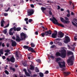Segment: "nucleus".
Listing matches in <instances>:
<instances>
[{
  "instance_id": "obj_39",
  "label": "nucleus",
  "mask_w": 77,
  "mask_h": 77,
  "mask_svg": "<svg viewBox=\"0 0 77 77\" xmlns=\"http://www.w3.org/2000/svg\"><path fill=\"white\" fill-rule=\"evenodd\" d=\"M9 23H8L7 25H6L5 27H4V28H6L7 27H9Z\"/></svg>"
},
{
  "instance_id": "obj_11",
  "label": "nucleus",
  "mask_w": 77,
  "mask_h": 77,
  "mask_svg": "<svg viewBox=\"0 0 77 77\" xmlns=\"http://www.w3.org/2000/svg\"><path fill=\"white\" fill-rule=\"evenodd\" d=\"M58 35L59 36V38H63L64 36V33H62V32H58Z\"/></svg>"
},
{
  "instance_id": "obj_50",
  "label": "nucleus",
  "mask_w": 77,
  "mask_h": 77,
  "mask_svg": "<svg viewBox=\"0 0 77 77\" xmlns=\"http://www.w3.org/2000/svg\"><path fill=\"white\" fill-rule=\"evenodd\" d=\"M73 20L74 21H75L76 22H77V19L76 18L73 19Z\"/></svg>"
},
{
  "instance_id": "obj_49",
  "label": "nucleus",
  "mask_w": 77,
  "mask_h": 77,
  "mask_svg": "<svg viewBox=\"0 0 77 77\" xmlns=\"http://www.w3.org/2000/svg\"><path fill=\"white\" fill-rule=\"evenodd\" d=\"M8 14L7 13H5L4 14V16H8Z\"/></svg>"
},
{
  "instance_id": "obj_9",
  "label": "nucleus",
  "mask_w": 77,
  "mask_h": 77,
  "mask_svg": "<svg viewBox=\"0 0 77 77\" xmlns=\"http://www.w3.org/2000/svg\"><path fill=\"white\" fill-rule=\"evenodd\" d=\"M57 35V32L56 30H55L54 33L52 34L51 35L52 38H56Z\"/></svg>"
},
{
  "instance_id": "obj_22",
  "label": "nucleus",
  "mask_w": 77,
  "mask_h": 77,
  "mask_svg": "<svg viewBox=\"0 0 77 77\" xmlns=\"http://www.w3.org/2000/svg\"><path fill=\"white\" fill-rule=\"evenodd\" d=\"M46 34H47L45 32H43L41 34V35L42 37H44L45 36V35H46Z\"/></svg>"
},
{
  "instance_id": "obj_36",
  "label": "nucleus",
  "mask_w": 77,
  "mask_h": 77,
  "mask_svg": "<svg viewBox=\"0 0 77 77\" xmlns=\"http://www.w3.org/2000/svg\"><path fill=\"white\" fill-rule=\"evenodd\" d=\"M9 34L10 35H14V34L13 33H12V32H9Z\"/></svg>"
},
{
  "instance_id": "obj_58",
  "label": "nucleus",
  "mask_w": 77,
  "mask_h": 77,
  "mask_svg": "<svg viewBox=\"0 0 77 77\" xmlns=\"http://www.w3.org/2000/svg\"><path fill=\"white\" fill-rule=\"evenodd\" d=\"M65 18L66 20H69V19L68 18V17H65Z\"/></svg>"
},
{
  "instance_id": "obj_42",
  "label": "nucleus",
  "mask_w": 77,
  "mask_h": 77,
  "mask_svg": "<svg viewBox=\"0 0 77 77\" xmlns=\"http://www.w3.org/2000/svg\"><path fill=\"white\" fill-rule=\"evenodd\" d=\"M54 47H56V46L55 45H52L51 47V48H54Z\"/></svg>"
},
{
  "instance_id": "obj_6",
  "label": "nucleus",
  "mask_w": 77,
  "mask_h": 77,
  "mask_svg": "<svg viewBox=\"0 0 77 77\" xmlns=\"http://www.w3.org/2000/svg\"><path fill=\"white\" fill-rule=\"evenodd\" d=\"M6 60H7L8 62H12V63H14L15 61V58H14V56H12L10 59L7 58L6 59Z\"/></svg>"
},
{
  "instance_id": "obj_4",
  "label": "nucleus",
  "mask_w": 77,
  "mask_h": 77,
  "mask_svg": "<svg viewBox=\"0 0 77 77\" xmlns=\"http://www.w3.org/2000/svg\"><path fill=\"white\" fill-rule=\"evenodd\" d=\"M73 60H74V57L73 56H72L67 60L68 65L69 66H72V65H74Z\"/></svg>"
},
{
  "instance_id": "obj_19",
  "label": "nucleus",
  "mask_w": 77,
  "mask_h": 77,
  "mask_svg": "<svg viewBox=\"0 0 77 77\" xmlns=\"http://www.w3.org/2000/svg\"><path fill=\"white\" fill-rule=\"evenodd\" d=\"M22 63L24 66H27V62L26 61H23Z\"/></svg>"
},
{
  "instance_id": "obj_5",
  "label": "nucleus",
  "mask_w": 77,
  "mask_h": 77,
  "mask_svg": "<svg viewBox=\"0 0 77 77\" xmlns=\"http://www.w3.org/2000/svg\"><path fill=\"white\" fill-rule=\"evenodd\" d=\"M66 51L65 49L62 50L61 53V57L62 58H65L66 56Z\"/></svg>"
},
{
  "instance_id": "obj_46",
  "label": "nucleus",
  "mask_w": 77,
  "mask_h": 77,
  "mask_svg": "<svg viewBox=\"0 0 77 77\" xmlns=\"http://www.w3.org/2000/svg\"><path fill=\"white\" fill-rule=\"evenodd\" d=\"M76 37H77V36H75L74 37V40L75 41H77V38H76Z\"/></svg>"
},
{
  "instance_id": "obj_33",
  "label": "nucleus",
  "mask_w": 77,
  "mask_h": 77,
  "mask_svg": "<svg viewBox=\"0 0 77 77\" xmlns=\"http://www.w3.org/2000/svg\"><path fill=\"white\" fill-rule=\"evenodd\" d=\"M5 72L7 75H8L9 74V72H8L7 70H5L4 71Z\"/></svg>"
},
{
  "instance_id": "obj_27",
  "label": "nucleus",
  "mask_w": 77,
  "mask_h": 77,
  "mask_svg": "<svg viewBox=\"0 0 77 77\" xmlns=\"http://www.w3.org/2000/svg\"><path fill=\"white\" fill-rule=\"evenodd\" d=\"M29 46L26 45H24L23 46V48L25 49H28L29 48Z\"/></svg>"
},
{
  "instance_id": "obj_62",
  "label": "nucleus",
  "mask_w": 77,
  "mask_h": 77,
  "mask_svg": "<svg viewBox=\"0 0 77 77\" xmlns=\"http://www.w3.org/2000/svg\"><path fill=\"white\" fill-rule=\"evenodd\" d=\"M6 46H7V47H9V44H7L6 45Z\"/></svg>"
},
{
  "instance_id": "obj_26",
  "label": "nucleus",
  "mask_w": 77,
  "mask_h": 77,
  "mask_svg": "<svg viewBox=\"0 0 77 77\" xmlns=\"http://www.w3.org/2000/svg\"><path fill=\"white\" fill-rule=\"evenodd\" d=\"M35 71L36 72H39V70L38 68V67H36L35 68Z\"/></svg>"
},
{
  "instance_id": "obj_32",
  "label": "nucleus",
  "mask_w": 77,
  "mask_h": 77,
  "mask_svg": "<svg viewBox=\"0 0 77 77\" xmlns=\"http://www.w3.org/2000/svg\"><path fill=\"white\" fill-rule=\"evenodd\" d=\"M3 50L2 49H1L0 50V53L1 54H3Z\"/></svg>"
},
{
  "instance_id": "obj_57",
  "label": "nucleus",
  "mask_w": 77,
  "mask_h": 77,
  "mask_svg": "<svg viewBox=\"0 0 77 77\" xmlns=\"http://www.w3.org/2000/svg\"><path fill=\"white\" fill-rule=\"evenodd\" d=\"M2 57L3 59H6V57L5 56H3Z\"/></svg>"
},
{
  "instance_id": "obj_15",
  "label": "nucleus",
  "mask_w": 77,
  "mask_h": 77,
  "mask_svg": "<svg viewBox=\"0 0 77 77\" xmlns=\"http://www.w3.org/2000/svg\"><path fill=\"white\" fill-rule=\"evenodd\" d=\"M73 52L71 51H69L67 53V56H70V55H73Z\"/></svg>"
},
{
  "instance_id": "obj_40",
  "label": "nucleus",
  "mask_w": 77,
  "mask_h": 77,
  "mask_svg": "<svg viewBox=\"0 0 77 77\" xmlns=\"http://www.w3.org/2000/svg\"><path fill=\"white\" fill-rule=\"evenodd\" d=\"M49 15H52V12H51V11H49Z\"/></svg>"
},
{
  "instance_id": "obj_25",
  "label": "nucleus",
  "mask_w": 77,
  "mask_h": 77,
  "mask_svg": "<svg viewBox=\"0 0 77 77\" xmlns=\"http://www.w3.org/2000/svg\"><path fill=\"white\" fill-rule=\"evenodd\" d=\"M30 45L32 47H35V44L33 43H31Z\"/></svg>"
},
{
  "instance_id": "obj_41",
  "label": "nucleus",
  "mask_w": 77,
  "mask_h": 77,
  "mask_svg": "<svg viewBox=\"0 0 77 77\" xmlns=\"http://www.w3.org/2000/svg\"><path fill=\"white\" fill-rule=\"evenodd\" d=\"M49 73V72L48 70H46L45 72V74H48Z\"/></svg>"
},
{
  "instance_id": "obj_48",
  "label": "nucleus",
  "mask_w": 77,
  "mask_h": 77,
  "mask_svg": "<svg viewBox=\"0 0 77 77\" xmlns=\"http://www.w3.org/2000/svg\"><path fill=\"white\" fill-rule=\"evenodd\" d=\"M5 20H3V19H2L1 21V23H5Z\"/></svg>"
},
{
  "instance_id": "obj_1",
  "label": "nucleus",
  "mask_w": 77,
  "mask_h": 77,
  "mask_svg": "<svg viewBox=\"0 0 77 77\" xmlns=\"http://www.w3.org/2000/svg\"><path fill=\"white\" fill-rule=\"evenodd\" d=\"M28 36L26 35L24 33L22 32L20 33V38L19 36L18 35H16V41L17 42H20L21 41H23L24 39L26 40V38H27Z\"/></svg>"
},
{
  "instance_id": "obj_47",
  "label": "nucleus",
  "mask_w": 77,
  "mask_h": 77,
  "mask_svg": "<svg viewBox=\"0 0 77 77\" xmlns=\"http://www.w3.org/2000/svg\"><path fill=\"white\" fill-rule=\"evenodd\" d=\"M30 6L32 8H34V5L33 4H31L30 5Z\"/></svg>"
},
{
  "instance_id": "obj_23",
  "label": "nucleus",
  "mask_w": 77,
  "mask_h": 77,
  "mask_svg": "<svg viewBox=\"0 0 77 77\" xmlns=\"http://www.w3.org/2000/svg\"><path fill=\"white\" fill-rule=\"evenodd\" d=\"M39 75L40 77H44V74L41 72L39 73Z\"/></svg>"
},
{
  "instance_id": "obj_28",
  "label": "nucleus",
  "mask_w": 77,
  "mask_h": 77,
  "mask_svg": "<svg viewBox=\"0 0 77 77\" xmlns=\"http://www.w3.org/2000/svg\"><path fill=\"white\" fill-rule=\"evenodd\" d=\"M26 76H27L28 77H30V75L28 72H26L25 73Z\"/></svg>"
},
{
  "instance_id": "obj_35",
  "label": "nucleus",
  "mask_w": 77,
  "mask_h": 77,
  "mask_svg": "<svg viewBox=\"0 0 77 77\" xmlns=\"http://www.w3.org/2000/svg\"><path fill=\"white\" fill-rule=\"evenodd\" d=\"M13 28V30H14V31H16V30H17V28H16V27L14 26Z\"/></svg>"
},
{
  "instance_id": "obj_29",
  "label": "nucleus",
  "mask_w": 77,
  "mask_h": 77,
  "mask_svg": "<svg viewBox=\"0 0 77 77\" xmlns=\"http://www.w3.org/2000/svg\"><path fill=\"white\" fill-rule=\"evenodd\" d=\"M21 30V27H18L16 28V31L17 32Z\"/></svg>"
},
{
  "instance_id": "obj_18",
  "label": "nucleus",
  "mask_w": 77,
  "mask_h": 77,
  "mask_svg": "<svg viewBox=\"0 0 77 77\" xmlns=\"http://www.w3.org/2000/svg\"><path fill=\"white\" fill-rule=\"evenodd\" d=\"M30 69H31V70H33V69H34L35 68V67L34 66L31 64V65H30Z\"/></svg>"
},
{
  "instance_id": "obj_14",
  "label": "nucleus",
  "mask_w": 77,
  "mask_h": 77,
  "mask_svg": "<svg viewBox=\"0 0 77 77\" xmlns=\"http://www.w3.org/2000/svg\"><path fill=\"white\" fill-rule=\"evenodd\" d=\"M64 75L66 77V76H68V75H69L70 74V72H63Z\"/></svg>"
},
{
  "instance_id": "obj_38",
  "label": "nucleus",
  "mask_w": 77,
  "mask_h": 77,
  "mask_svg": "<svg viewBox=\"0 0 77 77\" xmlns=\"http://www.w3.org/2000/svg\"><path fill=\"white\" fill-rule=\"evenodd\" d=\"M72 24L73 26H77V25H76V24H75L72 21Z\"/></svg>"
},
{
  "instance_id": "obj_21",
  "label": "nucleus",
  "mask_w": 77,
  "mask_h": 77,
  "mask_svg": "<svg viewBox=\"0 0 77 77\" xmlns=\"http://www.w3.org/2000/svg\"><path fill=\"white\" fill-rule=\"evenodd\" d=\"M61 55V54L59 52H57L56 53V56H60Z\"/></svg>"
},
{
  "instance_id": "obj_55",
  "label": "nucleus",
  "mask_w": 77,
  "mask_h": 77,
  "mask_svg": "<svg viewBox=\"0 0 77 77\" xmlns=\"http://www.w3.org/2000/svg\"><path fill=\"white\" fill-rule=\"evenodd\" d=\"M4 34H6L7 33V31L6 30H4Z\"/></svg>"
},
{
  "instance_id": "obj_10",
  "label": "nucleus",
  "mask_w": 77,
  "mask_h": 77,
  "mask_svg": "<svg viewBox=\"0 0 77 77\" xmlns=\"http://www.w3.org/2000/svg\"><path fill=\"white\" fill-rule=\"evenodd\" d=\"M28 51H30L31 52H32V53H36V51L33 50V48L31 47H29L28 49Z\"/></svg>"
},
{
  "instance_id": "obj_60",
  "label": "nucleus",
  "mask_w": 77,
  "mask_h": 77,
  "mask_svg": "<svg viewBox=\"0 0 77 77\" xmlns=\"http://www.w3.org/2000/svg\"><path fill=\"white\" fill-rule=\"evenodd\" d=\"M10 32H12V30H13V28H11L10 29Z\"/></svg>"
},
{
  "instance_id": "obj_3",
  "label": "nucleus",
  "mask_w": 77,
  "mask_h": 77,
  "mask_svg": "<svg viewBox=\"0 0 77 77\" xmlns=\"http://www.w3.org/2000/svg\"><path fill=\"white\" fill-rule=\"evenodd\" d=\"M53 19L51 18H50L49 19L50 20L52 21L53 23L56 25H57L58 26H60L62 27H65L61 23H59V22L57 21V20H56V19L55 17H53Z\"/></svg>"
},
{
  "instance_id": "obj_30",
  "label": "nucleus",
  "mask_w": 77,
  "mask_h": 77,
  "mask_svg": "<svg viewBox=\"0 0 77 77\" xmlns=\"http://www.w3.org/2000/svg\"><path fill=\"white\" fill-rule=\"evenodd\" d=\"M42 11L43 12H44V11H45V10H46V8H44V7H42L41 8Z\"/></svg>"
},
{
  "instance_id": "obj_51",
  "label": "nucleus",
  "mask_w": 77,
  "mask_h": 77,
  "mask_svg": "<svg viewBox=\"0 0 77 77\" xmlns=\"http://www.w3.org/2000/svg\"><path fill=\"white\" fill-rule=\"evenodd\" d=\"M2 47H4L5 46V43H3L2 44Z\"/></svg>"
},
{
  "instance_id": "obj_52",
  "label": "nucleus",
  "mask_w": 77,
  "mask_h": 77,
  "mask_svg": "<svg viewBox=\"0 0 77 77\" xmlns=\"http://www.w3.org/2000/svg\"><path fill=\"white\" fill-rule=\"evenodd\" d=\"M67 17H70V14H67Z\"/></svg>"
},
{
  "instance_id": "obj_16",
  "label": "nucleus",
  "mask_w": 77,
  "mask_h": 77,
  "mask_svg": "<svg viewBox=\"0 0 77 77\" xmlns=\"http://www.w3.org/2000/svg\"><path fill=\"white\" fill-rule=\"evenodd\" d=\"M67 46H68V48L69 49H70L72 51H74V49H75V47H73V48L70 47V46H69V45H68Z\"/></svg>"
},
{
  "instance_id": "obj_59",
  "label": "nucleus",
  "mask_w": 77,
  "mask_h": 77,
  "mask_svg": "<svg viewBox=\"0 0 77 77\" xmlns=\"http://www.w3.org/2000/svg\"><path fill=\"white\" fill-rule=\"evenodd\" d=\"M35 34L36 35H38V31H36L35 32Z\"/></svg>"
},
{
  "instance_id": "obj_45",
  "label": "nucleus",
  "mask_w": 77,
  "mask_h": 77,
  "mask_svg": "<svg viewBox=\"0 0 77 77\" xmlns=\"http://www.w3.org/2000/svg\"><path fill=\"white\" fill-rule=\"evenodd\" d=\"M1 27H3L4 26V24L3 23H1Z\"/></svg>"
},
{
  "instance_id": "obj_13",
  "label": "nucleus",
  "mask_w": 77,
  "mask_h": 77,
  "mask_svg": "<svg viewBox=\"0 0 77 77\" xmlns=\"http://www.w3.org/2000/svg\"><path fill=\"white\" fill-rule=\"evenodd\" d=\"M11 45L12 47H15L17 45V43L14 40H12Z\"/></svg>"
},
{
  "instance_id": "obj_43",
  "label": "nucleus",
  "mask_w": 77,
  "mask_h": 77,
  "mask_svg": "<svg viewBox=\"0 0 77 77\" xmlns=\"http://www.w3.org/2000/svg\"><path fill=\"white\" fill-rule=\"evenodd\" d=\"M23 71H24L25 72V74H26V73L27 72V70L26 69H23Z\"/></svg>"
},
{
  "instance_id": "obj_34",
  "label": "nucleus",
  "mask_w": 77,
  "mask_h": 77,
  "mask_svg": "<svg viewBox=\"0 0 77 77\" xmlns=\"http://www.w3.org/2000/svg\"><path fill=\"white\" fill-rule=\"evenodd\" d=\"M16 56L17 58V59L18 60V59H19V56H18V54H16Z\"/></svg>"
},
{
  "instance_id": "obj_64",
  "label": "nucleus",
  "mask_w": 77,
  "mask_h": 77,
  "mask_svg": "<svg viewBox=\"0 0 77 77\" xmlns=\"http://www.w3.org/2000/svg\"><path fill=\"white\" fill-rule=\"evenodd\" d=\"M12 39H14V40H15V37H12Z\"/></svg>"
},
{
  "instance_id": "obj_37",
  "label": "nucleus",
  "mask_w": 77,
  "mask_h": 77,
  "mask_svg": "<svg viewBox=\"0 0 77 77\" xmlns=\"http://www.w3.org/2000/svg\"><path fill=\"white\" fill-rule=\"evenodd\" d=\"M10 50H7L5 51V52H6V53H9V51H10Z\"/></svg>"
},
{
  "instance_id": "obj_12",
  "label": "nucleus",
  "mask_w": 77,
  "mask_h": 77,
  "mask_svg": "<svg viewBox=\"0 0 77 77\" xmlns=\"http://www.w3.org/2000/svg\"><path fill=\"white\" fill-rule=\"evenodd\" d=\"M45 32L47 33L46 34V36H48V35H51V33H52V31H51L50 30H49L48 31H45Z\"/></svg>"
},
{
  "instance_id": "obj_2",
  "label": "nucleus",
  "mask_w": 77,
  "mask_h": 77,
  "mask_svg": "<svg viewBox=\"0 0 77 77\" xmlns=\"http://www.w3.org/2000/svg\"><path fill=\"white\" fill-rule=\"evenodd\" d=\"M60 60H61L60 58L59 57L55 58V62L58 63L60 68L65 67V62L64 61L63 62H60Z\"/></svg>"
},
{
  "instance_id": "obj_17",
  "label": "nucleus",
  "mask_w": 77,
  "mask_h": 77,
  "mask_svg": "<svg viewBox=\"0 0 77 77\" xmlns=\"http://www.w3.org/2000/svg\"><path fill=\"white\" fill-rule=\"evenodd\" d=\"M54 44H57V43L58 45H62V42H57V41H55L54 42Z\"/></svg>"
},
{
  "instance_id": "obj_8",
  "label": "nucleus",
  "mask_w": 77,
  "mask_h": 77,
  "mask_svg": "<svg viewBox=\"0 0 77 77\" xmlns=\"http://www.w3.org/2000/svg\"><path fill=\"white\" fill-rule=\"evenodd\" d=\"M27 12L28 13V16H30L32 15L34 13V11L32 9H29L27 10Z\"/></svg>"
},
{
  "instance_id": "obj_31",
  "label": "nucleus",
  "mask_w": 77,
  "mask_h": 77,
  "mask_svg": "<svg viewBox=\"0 0 77 77\" xmlns=\"http://www.w3.org/2000/svg\"><path fill=\"white\" fill-rule=\"evenodd\" d=\"M36 62H38V63H41V60L39 59H38L35 60Z\"/></svg>"
},
{
  "instance_id": "obj_7",
  "label": "nucleus",
  "mask_w": 77,
  "mask_h": 77,
  "mask_svg": "<svg viewBox=\"0 0 77 77\" xmlns=\"http://www.w3.org/2000/svg\"><path fill=\"white\" fill-rule=\"evenodd\" d=\"M64 39V40L63 41L64 43L67 44V43H68L69 42H70V39L68 36H65Z\"/></svg>"
},
{
  "instance_id": "obj_53",
  "label": "nucleus",
  "mask_w": 77,
  "mask_h": 77,
  "mask_svg": "<svg viewBox=\"0 0 77 77\" xmlns=\"http://www.w3.org/2000/svg\"><path fill=\"white\" fill-rule=\"evenodd\" d=\"M27 71L28 72H29V74H31V71H30L29 69H28Z\"/></svg>"
},
{
  "instance_id": "obj_24",
  "label": "nucleus",
  "mask_w": 77,
  "mask_h": 77,
  "mask_svg": "<svg viewBox=\"0 0 77 77\" xmlns=\"http://www.w3.org/2000/svg\"><path fill=\"white\" fill-rule=\"evenodd\" d=\"M64 23L66 24H69V23H70V21L69 20H64Z\"/></svg>"
},
{
  "instance_id": "obj_63",
  "label": "nucleus",
  "mask_w": 77,
  "mask_h": 77,
  "mask_svg": "<svg viewBox=\"0 0 77 77\" xmlns=\"http://www.w3.org/2000/svg\"><path fill=\"white\" fill-rule=\"evenodd\" d=\"M58 7V8H57V9H60V6L58 5L57 6Z\"/></svg>"
},
{
  "instance_id": "obj_56",
  "label": "nucleus",
  "mask_w": 77,
  "mask_h": 77,
  "mask_svg": "<svg viewBox=\"0 0 77 77\" xmlns=\"http://www.w3.org/2000/svg\"><path fill=\"white\" fill-rule=\"evenodd\" d=\"M9 10H10V7H9L8 8V9L6 11V12H8V11H9Z\"/></svg>"
},
{
  "instance_id": "obj_44",
  "label": "nucleus",
  "mask_w": 77,
  "mask_h": 77,
  "mask_svg": "<svg viewBox=\"0 0 77 77\" xmlns=\"http://www.w3.org/2000/svg\"><path fill=\"white\" fill-rule=\"evenodd\" d=\"M32 19H29L28 20V22H29V23H31V22L32 21Z\"/></svg>"
},
{
  "instance_id": "obj_20",
  "label": "nucleus",
  "mask_w": 77,
  "mask_h": 77,
  "mask_svg": "<svg viewBox=\"0 0 77 77\" xmlns=\"http://www.w3.org/2000/svg\"><path fill=\"white\" fill-rule=\"evenodd\" d=\"M60 20L61 22H62L64 23H65V20H64V19L63 18V17H61L60 18Z\"/></svg>"
},
{
  "instance_id": "obj_61",
  "label": "nucleus",
  "mask_w": 77,
  "mask_h": 77,
  "mask_svg": "<svg viewBox=\"0 0 77 77\" xmlns=\"http://www.w3.org/2000/svg\"><path fill=\"white\" fill-rule=\"evenodd\" d=\"M24 20H25V21H28V18H25L24 19Z\"/></svg>"
},
{
  "instance_id": "obj_54",
  "label": "nucleus",
  "mask_w": 77,
  "mask_h": 77,
  "mask_svg": "<svg viewBox=\"0 0 77 77\" xmlns=\"http://www.w3.org/2000/svg\"><path fill=\"white\" fill-rule=\"evenodd\" d=\"M50 45H53V42H51L50 43Z\"/></svg>"
}]
</instances>
